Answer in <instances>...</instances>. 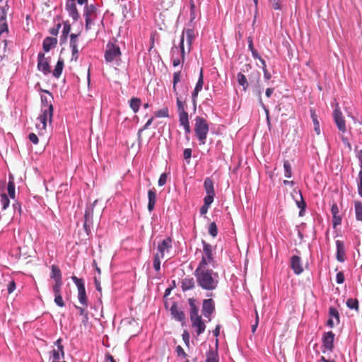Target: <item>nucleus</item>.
I'll list each match as a JSON object with an SVG mask.
<instances>
[{"instance_id": "4be33fe9", "label": "nucleus", "mask_w": 362, "mask_h": 362, "mask_svg": "<svg viewBox=\"0 0 362 362\" xmlns=\"http://www.w3.org/2000/svg\"><path fill=\"white\" fill-rule=\"evenodd\" d=\"M195 286V282L193 278H185L181 281V288L183 291L192 290Z\"/></svg>"}, {"instance_id": "0eeeda50", "label": "nucleus", "mask_w": 362, "mask_h": 362, "mask_svg": "<svg viewBox=\"0 0 362 362\" xmlns=\"http://www.w3.org/2000/svg\"><path fill=\"white\" fill-rule=\"evenodd\" d=\"M203 243V255L202 257V260L199 263L198 267H206V266L214 262L213 253H212V247L209 243L205 241H202Z\"/></svg>"}, {"instance_id": "37998d69", "label": "nucleus", "mask_w": 362, "mask_h": 362, "mask_svg": "<svg viewBox=\"0 0 362 362\" xmlns=\"http://www.w3.org/2000/svg\"><path fill=\"white\" fill-rule=\"evenodd\" d=\"M203 84H204L203 71H202V69H201L198 81L196 84L194 89L201 91L202 89V87H203Z\"/></svg>"}, {"instance_id": "a19ab883", "label": "nucleus", "mask_w": 362, "mask_h": 362, "mask_svg": "<svg viewBox=\"0 0 362 362\" xmlns=\"http://www.w3.org/2000/svg\"><path fill=\"white\" fill-rule=\"evenodd\" d=\"M209 233L214 238H215L217 235L218 228L215 222H212L209 224Z\"/></svg>"}, {"instance_id": "4d7b16f0", "label": "nucleus", "mask_w": 362, "mask_h": 362, "mask_svg": "<svg viewBox=\"0 0 362 362\" xmlns=\"http://www.w3.org/2000/svg\"><path fill=\"white\" fill-rule=\"evenodd\" d=\"M192 149L191 148H185L183 152V158L185 160H188L192 156Z\"/></svg>"}, {"instance_id": "603ef678", "label": "nucleus", "mask_w": 362, "mask_h": 362, "mask_svg": "<svg viewBox=\"0 0 362 362\" xmlns=\"http://www.w3.org/2000/svg\"><path fill=\"white\" fill-rule=\"evenodd\" d=\"M54 303L59 307H64L65 305L62 295L54 296Z\"/></svg>"}, {"instance_id": "20e7f679", "label": "nucleus", "mask_w": 362, "mask_h": 362, "mask_svg": "<svg viewBox=\"0 0 362 362\" xmlns=\"http://www.w3.org/2000/svg\"><path fill=\"white\" fill-rule=\"evenodd\" d=\"M209 129V127L206 120L203 117H197L195 119L194 132L200 145L206 144Z\"/></svg>"}, {"instance_id": "cd10ccee", "label": "nucleus", "mask_w": 362, "mask_h": 362, "mask_svg": "<svg viewBox=\"0 0 362 362\" xmlns=\"http://www.w3.org/2000/svg\"><path fill=\"white\" fill-rule=\"evenodd\" d=\"M63 68H64V60L60 58V59H59V60L55 66V68L53 71V76L55 78H59V76L62 74Z\"/></svg>"}, {"instance_id": "79ce46f5", "label": "nucleus", "mask_w": 362, "mask_h": 362, "mask_svg": "<svg viewBox=\"0 0 362 362\" xmlns=\"http://www.w3.org/2000/svg\"><path fill=\"white\" fill-rule=\"evenodd\" d=\"M155 115L156 117H168L169 116L168 107H163L158 110Z\"/></svg>"}, {"instance_id": "338daca9", "label": "nucleus", "mask_w": 362, "mask_h": 362, "mask_svg": "<svg viewBox=\"0 0 362 362\" xmlns=\"http://www.w3.org/2000/svg\"><path fill=\"white\" fill-rule=\"evenodd\" d=\"M182 339L186 343V344H189V333L186 331L184 332L182 334Z\"/></svg>"}, {"instance_id": "ea45409f", "label": "nucleus", "mask_w": 362, "mask_h": 362, "mask_svg": "<svg viewBox=\"0 0 362 362\" xmlns=\"http://www.w3.org/2000/svg\"><path fill=\"white\" fill-rule=\"evenodd\" d=\"M7 190H8V195L10 196V197L14 198L15 197V185L13 181L9 180V182L8 183V186H7Z\"/></svg>"}, {"instance_id": "4468645a", "label": "nucleus", "mask_w": 362, "mask_h": 362, "mask_svg": "<svg viewBox=\"0 0 362 362\" xmlns=\"http://www.w3.org/2000/svg\"><path fill=\"white\" fill-rule=\"evenodd\" d=\"M66 9L74 21L78 20L80 18V14L76 8L75 0H67L66 4Z\"/></svg>"}, {"instance_id": "c756f323", "label": "nucleus", "mask_w": 362, "mask_h": 362, "mask_svg": "<svg viewBox=\"0 0 362 362\" xmlns=\"http://www.w3.org/2000/svg\"><path fill=\"white\" fill-rule=\"evenodd\" d=\"M141 104V101L138 98H132L129 100V106L134 113H136L139 111Z\"/></svg>"}, {"instance_id": "bb28decb", "label": "nucleus", "mask_w": 362, "mask_h": 362, "mask_svg": "<svg viewBox=\"0 0 362 362\" xmlns=\"http://www.w3.org/2000/svg\"><path fill=\"white\" fill-rule=\"evenodd\" d=\"M346 305L351 310H354L356 312L359 310V302L356 298H348Z\"/></svg>"}, {"instance_id": "a211bd4d", "label": "nucleus", "mask_w": 362, "mask_h": 362, "mask_svg": "<svg viewBox=\"0 0 362 362\" xmlns=\"http://www.w3.org/2000/svg\"><path fill=\"white\" fill-rule=\"evenodd\" d=\"M57 45V38L55 37H47L44 39L42 47L45 52H47L54 48Z\"/></svg>"}, {"instance_id": "e2e57ef3", "label": "nucleus", "mask_w": 362, "mask_h": 362, "mask_svg": "<svg viewBox=\"0 0 362 362\" xmlns=\"http://www.w3.org/2000/svg\"><path fill=\"white\" fill-rule=\"evenodd\" d=\"M331 212H332V216H335L336 215H338L339 208H338V206L337 205V204H332V208H331Z\"/></svg>"}, {"instance_id": "9b49d317", "label": "nucleus", "mask_w": 362, "mask_h": 362, "mask_svg": "<svg viewBox=\"0 0 362 362\" xmlns=\"http://www.w3.org/2000/svg\"><path fill=\"white\" fill-rule=\"evenodd\" d=\"M215 310L214 302L211 298L205 299L202 303V314L203 315L211 320V315Z\"/></svg>"}, {"instance_id": "72a5a7b5", "label": "nucleus", "mask_w": 362, "mask_h": 362, "mask_svg": "<svg viewBox=\"0 0 362 362\" xmlns=\"http://www.w3.org/2000/svg\"><path fill=\"white\" fill-rule=\"evenodd\" d=\"M160 259H163L159 253H156L153 255V268L156 271L158 272L160 269Z\"/></svg>"}, {"instance_id": "c9c22d12", "label": "nucleus", "mask_w": 362, "mask_h": 362, "mask_svg": "<svg viewBox=\"0 0 362 362\" xmlns=\"http://www.w3.org/2000/svg\"><path fill=\"white\" fill-rule=\"evenodd\" d=\"M179 113V121H180V125H184V124H187L189 122V116H188V113L185 111V112H178Z\"/></svg>"}, {"instance_id": "6ab92c4d", "label": "nucleus", "mask_w": 362, "mask_h": 362, "mask_svg": "<svg viewBox=\"0 0 362 362\" xmlns=\"http://www.w3.org/2000/svg\"><path fill=\"white\" fill-rule=\"evenodd\" d=\"M192 327L196 328V333L197 335L202 334L206 329V325L203 322L202 317H197L196 318L191 320Z\"/></svg>"}, {"instance_id": "f704fd0d", "label": "nucleus", "mask_w": 362, "mask_h": 362, "mask_svg": "<svg viewBox=\"0 0 362 362\" xmlns=\"http://www.w3.org/2000/svg\"><path fill=\"white\" fill-rule=\"evenodd\" d=\"M9 199L6 194H1L0 204L2 210H5L9 205Z\"/></svg>"}, {"instance_id": "de8ad7c7", "label": "nucleus", "mask_w": 362, "mask_h": 362, "mask_svg": "<svg viewBox=\"0 0 362 362\" xmlns=\"http://www.w3.org/2000/svg\"><path fill=\"white\" fill-rule=\"evenodd\" d=\"M78 35L77 34H71L70 35V47H74V45L75 47H78V40H77V37H78Z\"/></svg>"}, {"instance_id": "052dcab7", "label": "nucleus", "mask_w": 362, "mask_h": 362, "mask_svg": "<svg viewBox=\"0 0 362 362\" xmlns=\"http://www.w3.org/2000/svg\"><path fill=\"white\" fill-rule=\"evenodd\" d=\"M341 223V218L339 215H336L335 216H333V226L334 227H336L338 225H340Z\"/></svg>"}, {"instance_id": "58836bf2", "label": "nucleus", "mask_w": 362, "mask_h": 362, "mask_svg": "<svg viewBox=\"0 0 362 362\" xmlns=\"http://www.w3.org/2000/svg\"><path fill=\"white\" fill-rule=\"evenodd\" d=\"M71 31V25L68 21L64 22V27L62 30V37H64V38L66 40L68 35L69 34Z\"/></svg>"}, {"instance_id": "39448f33", "label": "nucleus", "mask_w": 362, "mask_h": 362, "mask_svg": "<svg viewBox=\"0 0 362 362\" xmlns=\"http://www.w3.org/2000/svg\"><path fill=\"white\" fill-rule=\"evenodd\" d=\"M71 279L77 286L78 298L80 303L84 307H88V298L86 293L84 281L82 279L76 277V276H73Z\"/></svg>"}, {"instance_id": "2f4dec72", "label": "nucleus", "mask_w": 362, "mask_h": 362, "mask_svg": "<svg viewBox=\"0 0 362 362\" xmlns=\"http://www.w3.org/2000/svg\"><path fill=\"white\" fill-rule=\"evenodd\" d=\"M206 362H218L217 351L210 349L206 353Z\"/></svg>"}, {"instance_id": "13d9d810", "label": "nucleus", "mask_w": 362, "mask_h": 362, "mask_svg": "<svg viewBox=\"0 0 362 362\" xmlns=\"http://www.w3.org/2000/svg\"><path fill=\"white\" fill-rule=\"evenodd\" d=\"M269 1L272 4V6L274 9H275V10L281 9V6H280L279 0H269Z\"/></svg>"}, {"instance_id": "f3484780", "label": "nucleus", "mask_w": 362, "mask_h": 362, "mask_svg": "<svg viewBox=\"0 0 362 362\" xmlns=\"http://www.w3.org/2000/svg\"><path fill=\"white\" fill-rule=\"evenodd\" d=\"M170 313L173 317L177 321L182 322L185 319V315L182 310H181L176 303H173L170 308Z\"/></svg>"}, {"instance_id": "69168bd1", "label": "nucleus", "mask_w": 362, "mask_h": 362, "mask_svg": "<svg viewBox=\"0 0 362 362\" xmlns=\"http://www.w3.org/2000/svg\"><path fill=\"white\" fill-rule=\"evenodd\" d=\"M153 120V117H151V118L147 121V122H146V124L143 127V128L139 131V135H140V133H141L143 130L146 129H147V128H148V127L151 124V123H152Z\"/></svg>"}, {"instance_id": "7c9ffc66", "label": "nucleus", "mask_w": 362, "mask_h": 362, "mask_svg": "<svg viewBox=\"0 0 362 362\" xmlns=\"http://www.w3.org/2000/svg\"><path fill=\"white\" fill-rule=\"evenodd\" d=\"M237 80L239 85L243 86V90H246L248 88V82L246 76L240 72L237 74Z\"/></svg>"}, {"instance_id": "5701e85b", "label": "nucleus", "mask_w": 362, "mask_h": 362, "mask_svg": "<svg viewBox=\"0 0 362 362\" xmlns=\"http://www.w3.org/2000/svg\"><path fill=\"white\" fill-rule=\"evenodd\" d=\"M189 304L190 306V320H193L197 317H201L199 315V308L195 305V300L194 298H189Z\"/></svg>"}, {"instance_id": "680f3d73", "label": "nucleus", "mask_w": 362, "mask_h": 362, "mask_svg": "<svg viewBox=\"0 0 362 362\" xmlns=\"http://www.w3.org/2000/svg\"><path fill=\"white\" fill-rule=\"evenodd\" d=\"M28 138L30 141L33 142L34 144H37L38 143V137L35 134L30 133L28 136Z\"/></svg>"}, {"instance_id": "bf43d9fd", "label": "nucleus", "mask_w": 362, "mask_h": 362, "mask_svg": "<svg viewBox=\"0 0 362 362\" xmlns=\"http://www.w3.org/2000/svg\"><path fill=\"white\" fill-rule=\"evenodd\" d=\"M300 202L296 201L298 206L301 209V210L305 209L306 204L303 200V196L301 193H300Z\"/></svg>"}, {"instance_id": "8fccbe9b", "label": "nucleus", "mask_w": 362, "mask_h": 362, "mask_svg": "<svg viewBox=\"0 0 362 362\" xmlns=\"http://www.w3.org/2000/svg\"><path fill=\"white\" fill-rule=\"evenodd\" d=\"M62 25L60 23H57L54 27L49 29V33L52 35L57 36Z\"/></svg>"}, {"instance_id": "412c9836", "label": "nucleus", "mask_w": 362, "mask_h": 362, "mask_svg": "<svg viewBox=\"0 0 362 362\" xmlns=\"http://www.w3.org/2000/svg\"><path fill=\"white\" fill-rule=\"evenodd\" d=\"M156 197L157 195L155 189H151L148 191V209L149 211H152L153 210L156 202Z\"/></svg>"}, {"instance_id": "aec40b11", "label": "nucleus", "mask_w": 362, "mask_h": 362, "mask_svg": "<svg viewBox=\"0 0 362 362\" xmlns=\"http://www.w3.org/2000/svg\"><path fill=\"white\" fill-rule=\"evenodd\" d=\"M336 247H337V259L342 262L344 261L345 256V250L344 243L341 240L336 241Z\"/></svg>"}, {"instance_id": "a878e982", "label": "nucleus", "mask_w": 362, "mask_h": 362, "mask_svg": "<svg viewBox=\"0 0 362 362\" xmlns=\"http://www.w3.org/2000/svg\"><path fill=\"white\" fill-rule=\"evenodd\" d=\"M204 186L206 194H215L214 183L209 177L205 179Z\"/></svg>"}, {"instance_id": "b1692460", "label": "nucleus", "mask_w": 362, "mask_h": 362, "mask_svg": "<svg viewBox=\"0 0 362 362\" xmlns=\"http://www.w3.org/2000/svg\"><path fill=\"white\" fill-rule=\"evenodd\" d=\"M51 278L56 282H62V273L59 268L56 265L52 266Z\"/></svg>"}, {"instance_id": "774afa93", "label": "nucleus", "mask_w": 362, "mask_h": 362, "mask_svg": "<svg viewBox=\"0 0 362 362\" xmlns=\"http://www.w3.org/2000/svg\"><path fill=\"white\" fill-rule=\"evenodd\" d=\"M252 77L256 80L257 83H259L260 79V74L259 71H256L252 74Z\"/></svg>"}, {"instance_id": "a18cd8bd", "label": "nucleus", "mask_w": 362, "mask_h": 362, "mask_svg": "<svg viewBox=\"0 0 362 362\" xmlns=\"http://www.w3.org/2000/svg\"><path fill=\"white\" fill-rule=\"evenodd\" d=\"M62 282H56L52 287L54 296L61 295V288Z\"/></svg>"}, {"instance_id": "393cba45", "label": "nucleus", "mask_w": 362, "mask_h": 362, "mask_svg": "<svg viewBox=\"0 0 362 362\" xmlns=\"http://www.w3.org/2000/svg\"><path fill=\"white\" fill-rule=\"evenodd\" d=\"M310 116L314 124V130L317 135L320 134V123L314 109H310Z\"/></svg>"}, {"instance_id": "4c0bfd02", "label": "nucleus", "mask_w": 362, "mask_h": 362, "mask_svg": "<svg viewBox=\"0 0 362 362\" xmlns=\"http://www.w3.org/2000/svg\"><path fill=\"white\" fill-rule=\"evenodd\" d=\"M329 315L331 317H334L337 320V323L339 324V313L337 308L330 307L329 308Z\"/></svg>"}, {"instance_id": "09e8293b", "label": "nucleus", "mask_w": 362, "mask_h": 362, "mask_svg": "<svg viewBox=\"0 0 362 362\" xmlns=\"http://www.w3.org/2000/svg\"><path fill=\"white\" fill-rule=\"evenodd\" d=\"M168 180V174L162 173L158 179V184L159 186H163L166 184Z\"/></svg>"}, {"instance_id": "9d476101", "label": "nucleus", "mask_w": 362, "mask_h": 362, "mask_svg": "<svg viewBox=\"0 0 362 362\" xmlns=\"http://www.w3.org/2000/svg\"><path fill=\"white\" fill-rule=\"evenodd\" d=\"M185 35H186L187 41V43L189 47L191 46V44L195 37V33H194V29H192V28L187 29L186 30L183 31L182 36H181L180 44L182 60H184V57H184V55H185V49H184Z\"/></svg>"}, {"instance_id": "ddd939ff", "label": "nucleus", "mask_w": 362, "mask_h": 362, "mask_svg": "<svg viewBox=\"0 0 362 362\" xmlns=\"http://www.w3.org/2000/svg\"><path fill=\"white\" fill-rule=\"evenodd\" d=\"M37 69L45 74L50 73V66L48 59L45 58V54L40 52L37 56Z\"/></svg>"}, {"instance_id": "3c124183", "label": "nucleus", "mask_w": 362, "mask_h": 362, "mask_svg": "<svg viewBox=\"0 0 362 362\" xmlns=\"http://www.w3.org/2000/svg\"><path fill=\"white\" fill-rule=\"evenodd\" d=\"M215 194H206V197H204V204L206 206H210L211 204L214 201V197Z\"/></svg>"}, {"instance_id": "f03ea898", "label": "nucleus", "mask_w": 362, "mask_h": 362, "mask_svg": "<svg viewBox=\"0 0 362 362\" xmlns=\"http://www.w3.org/2000/svg\"><path fill=\"white\" fill-rule=\"evenodd\" d=\"M46 93L48 94V96L42 95V114L39 115L37 118L36 122V128L40 131H45L47 127V123L49 121V123L52 122V117H53V105H52V100L53 96L49 91H45Z\"/></svg>"}, {"instance_id": "2eb2a0df", "label": "nucleus", "mask_w": 362, "mask_h": 362, "mask_svg": "<svg viewBox=\"0 0 362 362\" xmlns=\"http://www.w3.org/2000/svg\"><path fill=\"white\" fill-rule=\"evenodd\" d=\"M291 268L296 275H299L303 272V267L300 257L297 255L291 257Z\"/></svg>"}, {"instance_id": "f257e3e1", "label": "nucleus", "mask_w": 362, "mask_h": 362, "mask_svg": "<svg viewBox=\"0 0 362 362\" xmlns=\"http://www.w3.org/2000/svg\"><path fill=\"white\" fill-rule=\"evenodd\" d=\"M199 286L206 291H212L217 288L218 275L207 267H197L194 272Z\"/></svg>"}, {"instance_id": "e433bc0d", "label": "nucleus", "mask_w": 362, "mask_h": 362, "mask_svg": "<svg viewBox=\"0 0 362 362\" xmlns=\"http://www.w3.org/2000/svg\"><path fill=\"white\" fill-rule=\"evenodd\" d=\"M180 77H181V72L180 71H177V72L174 73V74H173V92L175 93H177V92H178L177 90L176 86H177V83L180 82Z\"/></svg>"}, {"instance_id": "dca6fc26", "label": "nucleus", "mask_w": 362, "mask_h": 362, "mask_svg": "<svg viewBox=\"0 0 362 362\" xmlns=\"http://www.w3.org/2000/svg\"><path fill=\"white\" fill-rule=\"evenodd\" d=\"M334 334L330 331L328 332H326L323 334L322 337V343L324 347L329 350L332 351L334 347Z\"/></svg>"}, {"instance_id": "1a4fd4ad", "label": "nucleus", "mask_w": 362, "mask_h": 362, "mask_svg": "<svg viewBox=\"0 0 362 362\" xmlns=\"http://www.w3.org/2000/svg\"><path fill=\"white\" fill-rule=\"evenodd\" d=\"M177 96V107L178 112H185L186 99L188 95V87L183 86L181 93H175Z\"/></svg>"}, {"instance_id": "f8f14e48", "label": "nucleus", "mask_w": 362, "mask_h": 362, "mask_svg": "<svg viewBox=\"0 0 362 362\" xmlns=\"http://www.w3.org/2000/svg\"><path fill=\"white\" fill-rule=\"evenodd\" d=\"M172 248V239L170 237L163 240L158 245V252L162 258H164L165 254L168 253Z\"/></svg>"}, {"instance_id": "c03bdc74", "label": "nucleus", "mask_w": 362, "mask_h": 362, "mask_svg": "<svg viewBox=\"0 0 362 362\" xmlns=\"http://www.w3.org/2000/svg\"><path fill=\"white\" fill-rule=\"evenodd\" d=\"M8 10V6L7 4L1 8L0 11V21H4L6 20Z\"/></svg>"}, {"instance_id": "6e6552de", "label": "nucleus", "mask_w": 362, "mask_h": 362, "mask_svg": "<svg viewBox=\"0 0 362 362\" xmlns=\"http://www.w3.org/2000/svg\"><path fill=\"white\" fill-rule=\"evenodd\" d=\"M333 119L339 131L345 133L346 132V121L338 104L333 112Z\"/></svg>"}, {"instance_id": "c85d7f7f", "label": "nucleus", "mask_w": 362, "mask_h": 362, "mask_svg": "<svg viewBox=\"0 0 362 362\" xmlns=\"http://www.w3.org/2000/svg\"><path fill=\"white\" fill-rule=\"evenodd\" d=\"M97 8L95 5L90 4L86 6L84 11V16L86 18H92L96 14Z\"/></svg>"}, {"instance_id": "5fc2aeb1", "label": "nucleus", "mask_w": 362, "mask_h": 362, "mask_svg": "<svg viewBox=\"0 0 362 362\" xmlns=\"http://www.w3.org/2000/svg\"><path fill=\"white\" fill-rule=\"evenodd\" d=\"M336 281H337V283L339 284L344 283V273L342 272H339L337 274Z\"/></svg>"}, {"instance_id": "7ed1b4c3", "label": "nucleus", "mask_w": 362, "mask_h": 362, "mask_svg": "<svg viewBox=\"0 0 362 362\" xmlns=\"http://www.w3.org/2000/svg\"><path fill=\"white\" fill-rule=\"evenodd\" d=\"M104 208V204L98 199L87 206L84 214L83 228L88 235L91 233L94 221H98L100 218Z\"/></svg>"}, {"instance_id": "0e129e2a", "label": "nucleus", "mask_w": 362, "mask_h": 362, "mask_svg": "<svg viewBox=\"0 0 362 362\" xmlns=\"http://www.w3.org/2000/svg\"><path fill=\"white\" fill-rule=\"evenodd\" d=\"M356 157L359 162V165H360V168H361L360 171H362V150L357 151Z\"/></svg>"}, {"instance_id": "423d86ee", "label": "nucleus", "mask_w": 362, "mask_h": 362, "mask_svg": "<svg viewBox=\"0 0 362 362\" xmlns=\"http://www.w3.org/2000/svg\"><path fill=\"white\" fill-rule=\"evenodd\" d=\"M121 52L118 45L113 43H107L105 52V59L107 62L117 61L120 59Z\"/></svg>"}, {"instance_id": "864d4df0", "label": "nucleus", "mask_w": 362, "mask_h": 362, "mask_svg": "<svg viewBox=\"0 0 362 362\" xmlns=\"http://www.w3.org/2000/svg\"><path fill=\"white\" fill-rule=\"evenodd\" d=\"M16 289V282L14 280H11L9 281L7 287L8 293L11 294L12 293L14 290Z\"/></svg>"}, {"instance_id": "6e6d98bb", "label": "nucleus", "mask_w": 362, "mask_h": 362, "mask_svg": "<svg viewBox=\"0 0 362 362\" xmlns=\"http://www.w3.org/2000/svg\"><path fill=\"white\" fill-rule=\"evenodd\" d=\"M176 353L178 356H182L183 358L187 357V354L185 352L184 349L181 346H177L176 347Z\"/></svg>"}, {"instance_id": "473e14b6", "label": "nucleus", "mask_w": 362, "mask_h": 362, "mask_svg": "<svg viewBox=\"0 0 362 362\" xmlns=\"http://www.w3.org/2000/svg\"><path fill=\"white\" fill-rule=\"evenodd\" d=\"M284 176L287 178L291 177L292 169H291V165L288 160H284Z\"/></svg>"}, {"instance_id": "49530a36", "label": "nucleus", "mask_w": 362, "mask_h": 362, "mask_svg": "<svg viewBox=\"0 0 362 362\" xmlns=\"http://www.w3.org/2000/svg\"><path fill=\"white\" fill-rule=\"evenodd\" d=\"M71 61L77 62L78 59V47H75L74 45V47H71Z\"/></svg>"}]
</instances>
